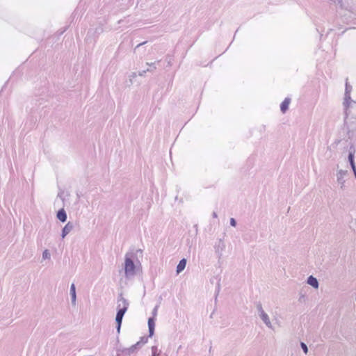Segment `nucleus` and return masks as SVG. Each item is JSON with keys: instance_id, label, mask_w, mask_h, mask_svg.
I'll return each mask as SVG.
<instances>
[{"instance_id": "1", "label": "nucleus", "mask_w": 356, "mask_h": 356, "mask_svg": "<svg viewBox=\"0 0 356 356\" xmlns=\"http://www.w3.org/2000/svg\"><path fill=\"white\" fill-rule=\"evenodd\" d=\"M138 252H141V250H137L136 252L131 250L124 255V277L127 280L133 279L140 267V263L137 258Z\"/></svg>"}, {"instance_id": "2", "label": "nucleus", "mask_w": 356, "mask_h": 356, "mask_svg": "<svg viewBox=\"0 0 356 356\" xmlns=\"http://www.w3.org/2000/svg\"><path fill=\"white\" fill-rule=\"evenodd\" d=\"M119 301L124 302V307L118 309L117 314H116V317H115V321L117 323L116 329H117V332L118 333L120 331V327H121L123 316H124V314L126 313V312L128 309V307H129L128 300L127 299H125L124 297H122V295H120L119 297Z\"/></svg>"}, {"instance_id": "3", "label": "nucleus", "mask_w": 356, "mask_h": 356, "mask_svg": "<svg viewBox=\"0 0 356 356\" xmlns=\"http://www.w3.org/2000/svg\"><path fill=\"white\" fill-rule=\"evenodd\" d=\"M257 309L259 312V317L264 323V324L270 329H273V325L270 321L268 315L263 309L262 305L260 302L257 305Z\"/></svg>"}, {"instance_id": "4", "label": "nucleus", "mask_w": 356, "mask_h": 356, "mask_svg": "<svg viewBox=\"0 0 356 356\" xmlns=\"http://www.w3.org/2000/svg\"><path fill=\"white\" fill-rule=\"evenodd\" d=\"M225 249V243L222 239H218L214 245L215 252L218 259H220L222 257L223 252Z\"/></svg>"}, {"instance_id": "5", "label": "nucleus", "mask_w": 356, "mask_h": 356, "mask_svg": "<svg viewBox=\"0 0 356 356\" xmlns=\"http://www.w3.org/2000/svg\"><path fill=\"white\" fill-rule=\"evenodd\" d=\"M73 229V223L71 222H68L62 229V238H64Z\"/></svg>"}, {"instance_id": "6", "label": "nucleus", "mask_w": 356, "mask_h": 356, "mask_svg": "<svg viewBox=\"0 0 356 356\" xmlns=\"http://www.w3.org/2000/svg\"><path fill=\"white\" fill-rule=\"evenodd\" d=\"M148 327H149V337H152L154 333V327H155V318L154 317L149 318Z\"/></svg>"}, {"instance_id": "7", "label": "nucleus", "mask_w": 356, "mask_h": 356, "mask_svg": "<svg viewBox=\"0 0 356 356\" xmlns=\"http://www.w3.org/2000/svg\"><path fill=\"white\" fill-rule=\"evenodd\" d=\"M70 296H71V302L72 305H76V287L74 284H72L70 286Z\"/></svg>"}, {"instance_id": "8", "label": "nucleus", "mask_w": 356, "mask_h": 356, "mask_svg": "<svg viewBox=\"0 0 356 356\" xmlns=\"http://www.w3.org/2000/svg\"><path fill=\"white\" fill-rule=\"evenodd\" d=\"M57 218L61 221L62 222H65L67 220V213L64 209H60L57 212L56 215Z\"/></svg>"}, {"instance_id": "9", "label": "nucleus", "mask_w": 356, "mask_h": 356, "mask_svg": "<svg viewBox=\"0 0 356 356\" xmlns=\"http://www.w3.org/2000/svg\"><path fill=\"white\" fill-rule=\"evenodd\" d=\"M307 282L308 284H309L310 286H312L314 289H318V286H319L318 281V280L316 277H314L312 275H310L307 278Z\"/></svg>"}, {"instance_id": "10", "label": "nucleus", "mask_w": 356, "mask_h": 356, "mask_svg": "<svg viewBox=\"0 0 356 356\" xmlns=\"http://www.w3.org/2000/svg\"><path fill=\"white\" fill-rule=\"evenodd\" d=\"M290 102L291 99L289 98H285V99L282 102L280 105V110L283 113L288 110Z\"/></svg>"}, {"instance_id": "11", "label": "nucleus", "mask_w": 356, "mask_h": 356, "mask_svg": "<svg viewBox=\"0 0 356 356\" xmlns=\"http://www.w3.org/2000/svg\"><path fill=\"white\" fill-rule=\"evenodd\" d=\"M186 259H182L179 261L178 265L177 266V273L179 274L181 271H183L186 267Z\"/></svg>"}, {"instance_id": "12", "label": "nucleus", "mask_w": 356, "mask_h": 356, "mask_svg": "<svg viewBox=\"0 0 356 356\" xmlns=\"http://www.w3.org/2000/svg\"><path fill=\"white\" fill-rule=\"evenodd\" d=\"M141 346V343L140 341L137 342L136 344L131 346L127 350L129 353H134L138 348Z\"/></svg>"}, {"instance_id": "13", "label": "nucleus", "mask_w": 356, "mask_h": 356, "mask_svg": "<svg viewBox=\"0 0 356 356\" xmlns=\"http://www.w3.org/2000/svg\"><path fill=\"white\" fill-rule=\"evenodd\" d=\"M348 161H349L350 165L353 168V170L355 171V163H354V155L353 153L349 154Z\"/></svg>"}, {"instance_id": "14", "label": "nucleus", "mask_w": 356, "mask_h": 356, "mask_svg": "<svg viewBox=\"0 0 356 356\" xmlns=\"http://www.w3.org/2000/svg\"><path fill=\"white\" fill-rule=\"evenodd\" d=\"M51 254L48 250H44L42 252V259H50Z\"/></svg>"}, {"instance_id": "15", "label": "nucleus", "mask_w": 356, "mask_h": 356, "mask_svg": "<svg viewBox=\"0 0 356 356\" xmlns=\"http://www.w3.org/2000/svg\"><path fill=\"white\" fill-rule=\"evenodd\" d=\"M300 346L303 350V352L307 354L308 353V348H307V346L304 343V342H301L300 343Z\"/></svg>"}, {"instance_id": "16", "label": "nucleus", "mask_w": 356, "mask_h": 356, "mask_svg": "<svg viewBox=\"0 0 356 356\" xmlns=\"http://www.w3.org/2000/svg\"><path fill=\"white\" fill-rule=\"evenodd\" d=\"M350 99V94H348V83L346 84V93H345V101L347 102L348 99Z\"/></svg>"}, {"instance_id": "17", "label": "nucleus", "mask_w": 356, "mask_h": 356, "mask_svg": "<svg viewBox=\"0 0 356 356\" xmlns=\"http://www.w3.org/2000/svg\"><path fill=\"white\" fill-rule=\"evenodd\" d=\"M147 65H148L151 68H148L147 69V72H152L154 70L156 69V67H155V63H147Z\"/></svg>"}, {"instance_id": "18", "label": "nucleus", "mask_w": 356, "mask_h": 356, "mask_svg": "<svg viewBox=\"0 0 356 356\" xmlns=\"http://www.w3.org/2000/svg\"><path fill=\"white\" fill-rule=\"evenodd\" d=\"M158 309H159V305H156L155 306V307L153 309V311H152V315L154 318H155V316H156L157 315V312H158Z\"/></svg>"}, {"instance_id": "19", "label": "nucleus", "mask_w": 356, "mask_h": 356, "mask_svg": "<svg viewBox=\"0 0 356 356\" xmlns=\"http://www.w3.org/2000/svg\"><path fill=\"white\" fill-rule=\"evenodd\" d=\"M152 356H158L159 354L156 353L157 348L156 346H153L152 348Z\"/></svg>"}, {"instance_id": "20", "label": "nucleus", "mask_w": 356, "mask_h": 356, "mask_svg": "<svg viewBox=\"0 0 356 356\" xmlns=\"http://www.w3.org/2000/svg\"><path fill=\"white\" fill-rule=\"evenodd\" d=\"M230 225L232 226V227H236V221L234 218H230Z\"/></svg>"}, {"instance_id": "21", "label": "nucleus", "mask_w": 356, "mask_h": 356, "mask_svg": "<svg viewBox=\"0 0 356 356\" xmlns=\"http://www.w3.org/2000/svg\"><path fill=\"white\" fill-rule=\"evenodd\" d=\"M118 309L122 308V307H124V302H120L118 300Z\"/></svg>"}, {"instance_id": "22", "label": "nucleus", "mask_w": 356, "mask_h": 356, "mask_svg": "<svg viewBox=\"0 0 356 356\" xmlns=\"http://www.w3.org/2000/svg\"><path fill=\"white\" fill-rule=\"evenodd\" d=\"M146 72H147V70H143V71H140V72H139L138 75L139 76H143L146 73Z\"/></svg>"}, {"instance_id": "23", "label": "nucleus", "mask_w": 356, "mask_h": 356, "mask_svg": "<svg viewBox=\"0 0 356 356\" xmlns=\"http://www.w3.org/2000/svg\"><path fill=\"white\" fill-rule=\"evenodd\" d=\"M145 43H146V42H142V43L138 44L136 46V48L139 47L140 46H141V45H143V44H145Z\"/></svg>"}, {"instance_id": "24", "label": "nucleus", "mask_w": 356, "mask_h": 356, "mask_svg": "<svg viewBox=\"0 0 356 356\" xmlns=\"http://www.w3.org/2000/svg\"><path fill=\"white\" fill-rule=\"evenodd\" d=\"M213 217H214V218L217 217V213L216 212L213 213Z\"/></svg>"}, {"instance_id": "25", "label": "nucleus", "mask_w": 356, "mask_h": 356, "mask_svg": "<svg viewBox=\"0 0 356 356\" xmlns=\"http://www.w3.org/2000/svg\"><path fill=\"white\" fill-rule=\"evenodd\" d=\"M348 94H350V88L348 86Z\"/></svg>"}, {"instance_id": "26", "label": "nucleus", "mask_w": 356, "mask_h": 356, "mask_svg": "<svg viewBox=\"0 0 356 356\" xmlns=\"http://www.w3.org/2000/svg\"><path fill=\"white\" fill-rule=\"evenodd\" d=\"M146 343V341H143L142 344H144Z\"/></svg>"}]
</instances>
